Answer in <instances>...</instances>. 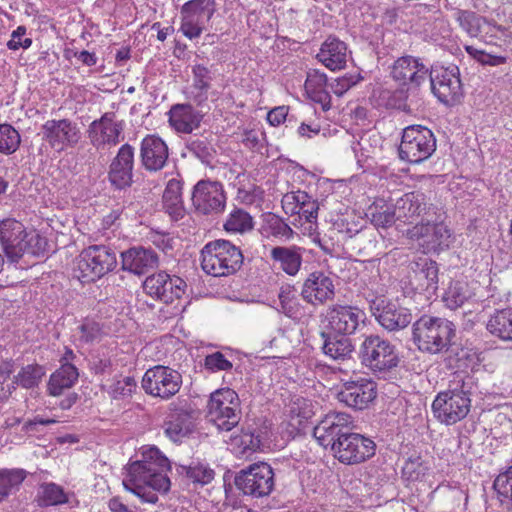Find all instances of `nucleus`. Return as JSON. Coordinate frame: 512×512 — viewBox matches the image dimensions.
<instances>
[{
	"label": "nucleus",
	"instance_id": "1",
	"mask_svg": "<svg viewBox=\"0 0 512 512\" xmlns=\"http://www.w3.org/2000/svg\"><path fill=\"white\" fill-rule=\"evenodd\" d=\"M169 469L168 458L157 447L145 448L142 459L127 466L123 486L143 502L156 503L157 492H167L170 488V480L165 474Z\"/></svg>",
	"mask_w": 512,
	"mask_h": 512
},
{
	"label": "nucleus",
	"instance_id": "2",
	"mask_svg": "<svg viewBox=\"0 0 512 512\" xmlns=\"http://www.w3.org/2000/svg\"><path fill=\"white\" fill-rule=\"evenodd\" d=\"M412 335L420 351L441 354L448 369L459 367L458 347L451 345V339L455 336V327L451 321L423 315L413 323Z\"/></svg>",
	"mask_w": 512,
	"mask_h": 512
},
{
	"label": "nucleus",
	"instance_id": "3",
	"mask_svg": "<svg viewBox=\"0 0 512 512\" xmlns=\"http://www.w3.org/2000/svg\"><path fill=\"white\" fill-rule=\"evenodd\" d=\"M242 263L241 250L228 240L209 242L201 251V267L205 273L214 277L234 274Z\"/></svg>",
	"mask_w": 512,
	"mask_h": 512
},
{
	"label": "nucleus",
	"instance_id": "4",
	"mask_svg": "<svg viewBox=\"0 0 512 512\" xmlns=\"http://www.w3.org/2000/svg\"><path fill=\"white\" fill-rule=\"evenodd\" d=\"M233 483L243 496L264 498L274 490V470L266 462L252 463L235 473Z\"/></svg>",
	"mask_w": 512,
	"mask_h": 512
},
{
	"label": "nucleus",
	"instance_id": "5",
	"mask_svg": "<svg viewBox=\"0 0 512 512\" xmlns=\"http://www.w3.org/2000/svg\"><path fill=\"white\" fill-rule=\"evenodd\" d=\"M117 265L116 253L105 245H93L84 249L77 258L74 276L81 282H93Z\"/></svg>",
	"mask_w": 512,
	"mask_h": 512
},
{
	"label": "nucleus",
	"instance_id": "6",
	"mask_svg": "<svg viewBox=\"0 0 512 512\" xmlns=\"http://www.w3.org/2000/svg\"><path fill=\"white\" fill-rule=\"evenodd\" d=\"M207 417L220 431H230L241 419L238 394L230 389H219L210 395Z\"/></svg>",
	"mask_w": 512,
	"mask_h": 512
},
{
	"label": "nucleus",
	"instance_id": "7",
	"mask_svg": "<svg viewBox=\"0 0 512 512\" xmlns=\"http://www.w3.org/2000/svg\"><path fill=\"white\" fill-rule=\"evenodd\" d=\"M463 381L461 389L454 388L438 393L432 403L435 418L445 425H453L463 420L471 408L469 392Z\"/></svg>",
	"mask_w": 512,
	"mask_h": 512
},
{
	"label": "nucleus",
	"instance_id": "8",
	"mask_svg": "<svg viewBox=\"0 0 512 512\" xmlns=\"http://www.w3.org/2000/svg\"><path fill=\"white\" fill-rule=\"evenodd\" d=\"M436 150V138L433 132L422 125L406 127L402 133L399 156L410 163L427 160Z\"/></svg>",
	"mask_w": 512,
	"mask_h": 512
},
{
	"label": "nucleus",
	"instance_id": "9",
	"mask_svg": "<svg viewBox=\"0 0 512 512\" xmlns=\"http://www.w3.org/2000/svg\"><path fill=\"white\" fill-rule=\"evenodd\" d=\"M359 355L362 363L375 372L388 371L399 363L395 346L387 339L375 334L364 337Z\"/></svg>",
	"mask_w": 512,
	"mask_h": 512
},
{
	"label": "nucleus",
	"instance_id": "10",
	"mask_svg": "<svg viewBox=\"0 0 512 512\" xmlns=\"http://www.w3.org/2000/svg\"><path fill=\"white\" fill-rule=\"evenodd\" d=\"M406 236L416 241L426 253L446 249L452 241V231L444 224L439 209L436 220L416 223L407 229Z\"/></svg>",
	"mask_w": 512,
	"mask_h": 512
},
{
	"label": "nucleus",
	"instance_id": "11",
	"mask_svg": "<svg viewBox=\"0 0 512 512\" xmlns=\"http://www.w3.org/2000/svg\"><path fill=\"white\" fill-rule=\"evenodd\" d=\"M431 90L437 99L445 105H454L463 96L460 71L456 65L448 67L432 66L428 71Z\"/></svg>",
	"mask_w": 512,
	"mask_h": 512
},
{
	"label": "nucleus",
	"instance_id": "12",
	"mask_svg": "<svg viewBox=\"0 0 512 512\" xmlns=\"http://www.w3.org/2000/svg\"><path fill=\"white\" fill-rule=\"evenodd\" d=\"M397 220L403 223H419L437 219L438 207L430 198L420 191L403 195L396 203Z\"/></svg>",
	"mask_w": 512,
	"mask_h": 512
},
{
	"label": "nucleus",
	"instance_id": "13",
	"mask_svg": "<svg viewBox=\"0 0 512 512\" xmlns=\"http://www.w3.org/2000/svg\"><path fill=\"white\" fill-rule=\"evenodd\" d=\"M181 385V374L170 367L161 365L148 369L142 378V387L145 392L162 399L174 396Z\"/></svg>",
	"mask_w": 512,
	"mask_h": 512
},
{
	"label": "nucleus",
	"instance_id": "14",
	"mask_svg": "<svg viewBox=\"0 0 512 512\" xmlns=\"http://www.w3.org/2000/svg\"><path fill=\"white\" fill-rule=\"evenodd\" d=\"M192 205L202 215H218L224 212L226 194L221 182L200 180L193 187Z\"/></svg>",
	"mask_w": 512,
	"mask_h": 512
},
{
	"label": "nucleus",
	"instance_id": "15",
	"mask_svg": "<svg viewBox=\"0 0 512 512\" xmlns=\"http://www.w3.org/2000/svg\"><path fill=\"white\" fill-rule=\"evenodd\" d=\"M375 449L376 445L370 438L349 432L342 440L336 442L332 451L339 462L355 465L374 456Z\"/></svg>",
	"mask_w": 512,
	"mask_h": 512
},
{
	"label": "nucleus",
	"instance_id": "16",
	"mask_svg": "<svg viewBox=\"0 0 512 512\" xmlns=\"http://www.w3.org/2000/svg\"><path fill=\"white\" fill-rule=\"evenodd\" d=\"M42 139L58 151L75 147L81 139V131L77 123L69 119L47 120L41 126Z\"/></svg>",
	"mask_w": 512,
	"mask_h": 512
},
{
	"label": "nucleus",
	"instance_id": "17",
	"mask_svg": "<svg viewBox=\"0 0 512 512\" xmlns=\"http://www.w3.org/2000/svg\"><path fill=\"white\" fill-rule=\"evenodd\" d=\"M370 311L377 322L389 332L406 328L413 319L408 308L383 297H377L370 301Z\"/></svg>",
	"mask_w": 512,
	"mask_h": 512
},
{
	"label": "nucleus",
	"instance_id": "18",
	"mask_svg": "<svg viewBox=\"0 0 512 512\" xmlns=\"http://www.w3.org/2000/svg\"><path fill=\"white\" fill-rule=\"evenodd\" d=\"M325 320L328 330L348 336L365 325L366 313L357 306L336 304L327 309Z\"/></svg>",
	"mask_w": 512,
	"mask_h": 512
},
{
	"label": "nucleus",
	"instance_id": "19",
	"mask_svg": "<svg viewBox=\"0 0 512 512\" xmlns=\"http://www.w3.org/2000/svg\"><path fill=\"white\" fill-rule=\"evenodd\" d=\"M186 287V282L182 278L165 271L148 276L143 283V289L147 295L166 304L180 299Z\"/></svg>",
	"mask_w": 512,
	"mask_h": 512
},
{
	"label": "nucleus",
	"instance_id": "20",
	"mask_svg": "<svg viewBox=\"0 0 512 512\" xmlns=\"http://www.w3.org/2000/svg\"><path fill=\"white\" fill-rule=\"evenodd\" d=\"M123 130V122L116 120L115 113L107 112L90 124L88 136L97 150H104L118 145L124 139Z\"/></svg>",
	"mask_w": 512,
	"mask_h": 512
},
{
	"label": "nucleus",
	"instance_id": "21",
	"mask_svg": "<svg viewBox=\"0 0 512 512\" xmlns=\"http://www.w3.org/2000/svg\"><path fill=\"white\" fill-rule=\"evenodd\" d=\"M352 420L350 415L344 412H330L315 426L313 436L318 443L331 450L344 438L350 429Z\"/></svg>",
	"mask_w": 512,
	"mask_h": 512
},
{
	"label": "nucleus",
	"instance_id": "22",
	"mask_svg": "<svg viewBox=\"0 0 512 512\" xmlns=\"http://www.w3.org/2000/svg\"><path fill=\"white\" fill-rule=\"evenodd\" d=\"M27 236L21 222L10 218L0 222V245L10 262H18L27 250Z\"/></svg>",
	"mask_w": 512,
	"mask_h": 512
},
{
	"label": "nucleus",
	"instance_id": "23",
	"mask_svg": "<svg viewBox=\"0 0 512 512\" xmlns=\"http://www.w3.org/2000/svg\"><path fill=\"white\" fill-rule=\"evenodd\" d=\"M135 149L129 143L123 144L112 159L108 179L116 189H125L133 183Z\"/></svg>",
	"mask_w": 512,
	"mask_h": 512
},
{
	"label": "nucleus",
	"instance_id": "24",
	"mask_svg": "<svg viewBox=\"0 0 512 512\" xmlns=\"http://www.w3.org/2000/svg\"><path fill=\"white\" fill-rule=\"evenodd\" d=\"M337 397L348 407L363 409L376 397V384L365 378L348 381L343 384Z\"/></svg>",
	"mask_w": 512,
	"mask_h": 512
},
{
	"label": "nucleus",
	"instance_id": "25",
	"mask_svg": "<svg viewBox=\"0 0 512 512\" xmlns=\"http://www.w3.org/2000/svg\"><path fill=\"white\" fill-rule=\"evenodd\" d=\"M335 295L333 279L322 271H315L305 279L301 296L312 305H322L332 300Z\"/></svg>",
	"mask_w": 512,
	"mask_h": 512
},
{
	"label": "nucleus",
	"instance_id": "26",
	"mask_svg": "<svg viewBox=\"0 0 512 512\" xmlns=\"http://www.w3.org/2000/svg\"><path fill=\"white\" fill-rule=\"evenodd\" d=\"M428 71L429 69L419 59L403 56L394 62L391 76L400 85L417 88L426 81Z\"/></svg>",
	"mask_w": 512,
	"mask_h": 512
},
{
	"label": "nucleus",
	"instance_id": "27",
	"mask_svg": "<svg viewBox=\"0 0 512 512\" xmlns=\"http://www.w3.org/2000/svg\"><path fill=\"white\" fill-rule=\"evenodd\" d=\"M169 149L165 141L157 135L145 136L140 144V161L149 172L162 170L168 161Z\"/></svg>",
	"mask_w": 512,
	"mask_h": 512
},
{
	"label": "nucleus",
	"instance_id": "28",
	"mask_svg": "<svg viewBox=\"0 0 512 512\" xmlns=\"http://www.w3.org/2000/svg\"><path fill=\"white\" fill-rule=\"evenodd\" d=\"M122 268L136 275H142L159 264L157 253L151 248L133 247L121 253Z\"/></svg>",
	"mask_w": 512,
	"mask_h": 512
},
{
	"label": "nucleus",
	"instance_id": "29",
	"mask_svg": "<svg viewBox=\"0 0 512 512\" xmlns=\"http://www.w3.org/2000/svg\"><path fill=\"white\" fill-rule=\"evenodd\" d=\"M414 275L411 279V285L426 298H431L438 289V266L435 261L423 260L416 264Z\"/></svg>",
	"mask_w": 512,
	"mask_h": 512
},
{
	"label": "nucleus",
	"instance_id": "30",
	"mask_svg": "<svg viewBox=\"0 0 512 512\" xmlns=\"http://www.w3.org/2000/svg\"><path fill=\"white\" fill-rule=\"evenodd\" d=\"M347 45L336 37L329 36L321 45L317 59L328 69L335 71L345 67Z\"/></svg>",
	"mask_w": 512,
	"mask_h": 512
},
{
	"label": "nucleus",
	"instance_id": "31",
	"mask_svg": "<svg viewBox=\"0 0 512 512\" xmlns=\"http://www.w3.org/2000/svg\"><path fill=\"white\" fill-rule=\"evenodd\" d=\"M202 114L189 104L174 105L169 111L170 125L180 133H191L200 126Z\"/></svg>",
	"mask_w": 512,
	"mask_h": 512
},
{
	"label": "nucleus",
	"instance_id": "32",
	"mask_svg": "<svg viewBox=\"0 0 512 512\" xmlns=\"http://www.w3.org/2000/svg\"><path fill=\"white\" fill-rule=\"evenodd\" d=\"M323 353L333 360L344 361L350 359L354 352L352 340L347 335H340L329 331H322Z\"/></svg>",
	"mask_w": 512,
	"mask_h": 512
},
{
	"label": "nucleus",
	"instance_id": "33",
	"mask_svg": "<svg viewBox=\"0 0 512 512\" xmlns=\"http://www.w3.org/2000/svg\"><path fill=\"white\" fill-rule=\"evenodd\" d=\"M271 259L289 276H295L302 265L301 248L277 246L271 250Z\"/></svg>",
	"mask_w": 512,
	"mask_h": 512
},
{
	"label": "nucleus",
	"instance_id": "34",
	"mask_svg": "<svg viewBox=\"0 0 512 512\" xmlns=\"http://www.w3.org/2000/svg\"><path fill=\"white\" fill-rule=\"evenodd\" d=\"M305 90L309 97L322 105L323 109L330 108L331 97L327 91V76L316 69L307 72Z\"/></svg>",
	"mask_w": 512,
	"mask_h": 512
},
{
	"label": "nucleus",
	"instance_id": "35",
	"mask_svg": "<svg viewBox=\"0 0 512 512\" xmlns=\"http://www.w3.org/2000/svg\"><path fill=\"white\" fill-rule=\"evenodd\" d=\"M192 85L189 89V98L200 105L208 99V91L211 88V71L200 64L192 67Z\"/></svg>",
	"mask_w": 512,
	"mask_h": 512
},
{
	"label": "nucleus",
	"instance_id": "36",
	"mask_svg": "<svg viewBox=\"0 0 512 512\" xmlns=\"http://www.w3.org/2000/svg\"><path fill=\"white\" fill-rule=\"evenodd\" d=\"M78 369L71 363H62L60 368L51 374L48 391L52 396L61 395L65 389H70L78 380Z\"/></svg>",
	"mask_w": 512,
	"mask_h": 512
},
{
	"label": "nucleus",
	"instance_id": "37",
	"mask_svg": "<svg viewBox=\"0 0 512 512\" xmlns=\"http://www.w3.org/2000/svg\"><path fill=\"white\" fill-rule=\"evenodd\" d=\"M163 207L174 220L182 219L185 209L182 201V182L170 179L163 193Z\"/></svg>",
	"mask_w": 512,
	"mask_h": 512
},
{
	"label": "nucleus",
	"instance_id": "38",
	"mask_svg": "<svg viewBox=\"0 0 512 512\" xmlns=\"http://www.w3.org/2000/svg\"><path fill=\"white\" fill-rule=\"evenodd\" d=\"M166 435L174 442L180 441L193 430V421L190 413L177 411L171 413L164 424Z\"/></svg>",
	"mask_w": 512,
	"mask_h": 512
},
{
	"label": "nucleus",
	"instance_id": "39",
	"mask_svg": "<svg viewBox=\"0 0 512 512\" xmlns=\"http://www.w3.org/2000/svg\"><path fill=\"white\" fill-rule=\"evenodd\" d=\"M486 327L493 336L503 341H512V308L496 310Z\"/></svg>",
	"mask_w": 512,
	"mask_h": 512
},
{
	"label": "nucleus",
	"instance_id": "40",
	"mask_svg": "<svg viewBox=\"0 0 512 512\" xmlns=\"http://www.w3.org/2000/svg\"><path fill=\"white\" fill-rule=\"evenodd\" d=\"M231 446L237 454L248 456L261 450L262 438L251 429H243L240 434L231 437Z\"/></svg>",
	"mask_w": 512,
	"mask_h": 512
},
{
	"label": "nucleus",
	"instance_id": "41",
	"mask_svg": "<svg viewBox=\"0 0 512 512\" xmlns=\"http://www.w3.org/2000/svg\"><path fill=\"white\" fill-rule=\"evenodd\" d=\"M216 11L215 0H189L181 7V16L209 21Z\"/></svg>",
	"mask_w": 512,
	"mask_h": 512
},
{
	"label": "nucleus",
	"instance_id": "42",
	"mask_svg": "<svg viewBox=\"0 0 512 512\" xmlns=\"http://www.w3.org/2000/svg\"><path fill=\"white\" fill-rule=\"evenodd\" d=\"M186 149L202 163L210 164L214 158L215 149L204 135H193L186 140Z\"/></svg>",
	"mask_w": 512,
	"mask_h": 512
},
{
	"label": "nucleus",
	"instance_id": "43",
	"mask_svg": "<svg viewBox=\"0 0 512 512\" xmlns=\"http://www.w3.org/2000/svg\"><path fill=\"white\" fill-rule=\"evenodd\" d=\"M27 472L24 469L0 470V502L7 498L14 489H18L25 480Z\"/></svg>",
	"mask_w": 512,
	"mask_h": 512
},
{
	"label": "nucleus",
	"instance_id": "44",
	"mask_svg": "<svg viewBox=\"0 0 512 512\" xmlns=\"http://www.w3.org/2000/svg\"><path fill=\"white\" fill-rule=\"evenodd\" d=\"M396 206L389 205H372L368 208L366 216L371 223L377 228H388L397 221Z\"/></svg>",
	"mask_w": 512,
	"mask_h": 512
},
{
	"label": "nucleus",
	"instance_id": "45",
	"mask_svg": "<svg viewBox=\"0 0 512 512\" xmlns=\"http://www.w3.org/2000/svg\"><path fill=\"white\" fill-rule=\"evenodd\" d=\"M471 297L472 292L468 285L464 282L456 281L450 284L443 300L449 309L455 310L469 301Z\"/></svg>",
	"mask_w": 512,
	"mask_h": 512
},
{
	"label": "nucleus",
	"instance_id": "46",
	"mask_svg": "<svg viewBox=\"0 0 512 512\" xmlns=\"http://www.w3.org/2000/svg\"><path fill=\"white\" fill-rule=\"evenodd\" d=\"M224 229L229 233H245L253 229V219L243 209L236 208L224 223Z\"/></svg>",
	"mask_w": 512,
	"mask_h": 512
},
{
	"label": "nucleus",
	"instance_id": "47",
	"mask_svg": "<svg viewBox=\"0 0 512 512\" xmlns=\"http://www.w3.org/2000/svg\"><path fill=\"white\" fill-rule=\"evenodd\" d=\"M493 487L500 502L512 510V465L496 477Z\"/></svg>",
	"mask_w": 512,
	"mask_h": 512
},
{
	"label": "nucleus",
	"instance_id": "48",
	"mask_svg": "<svg viewBox=\"0 0 512 512\" xmlns=\"http://www.w3.org/2000/svg\"><path fill=\"white\" fill-rule=\"evenodd\" d=\"M21 143L19 132L10 124H0V153L11 155Z\"/></svg>",
	"mask_w": 512,
	"mask_h": 512
},
{
	"label": "nucleus",
	"instance_id": "49",
	"mask_svg": "<svg viewBox=\"0 0 512 512\" xmlns=\"http://www.w3.org/2000/svg\"><path fill=\"white\" fill-rule=\"evenodd\" d=\"M456 19L462 29L471 37H478L482 32L483 24H485L484 18L468 10H457Z\"/></svg>",
	"mask_w": 512,
	"mask_h": 512
},
{
	"label": "nucleus",
	"instance_id": "50",
	"mask_svg": "<svg viewBox=\"0 0 512 512\" xmlns=\"http://www.w3.org/2000/svg\"><path fill=\"white\" fill-rule=\"evenodd\" d=\"M45 375L44 367L38 364H29L19 371L15 376L16 382L23 388L36 387Z\"/></svg>",
	"mask_w": 512,
	"mask_h": 512
},
{
	"label": "nucleus",
	"instance_id": "51",
	"mask_svg": "<svg viewBox=\"0 0 512 512\" xmlns=\"http://www.w3.org/2000/svg\"><path fill=\"white\" fill-rule=\"evenodd\" d=\"M40 493L39 504L41 506L58 505L67 501L63 489L55 483L43 484Z\"/></svg>",
	"mask_w": 512,
	"mask_h": 512
},
{
	"label": "nucleus",
	"instance_id": "52",
	"mask_svg": "<svg viewBox=\"0 0 512 512\" xmlns=\"http://www.w3.org/2000/svg\"><path fill=\"white\" fill-rule=\"evenodd\" d=\"M177 471L180 474L186 475L192 482L201 485L210 483L214 478V471L203 465L179 466Z\"/></svg>",
	"mask_w": 512,
	"mask_h": 512
},
{
	"label": "nucleus",
	"instance_id": "53",
	"mask_svg": "<svg viewBox=\"0 0 512 512\" xmlns=\"http://www.w3.org/2000/svg\"><path fill=\"white\" fill-rule=\"evenodd\" d=\"M428 471V466L420 456L409 457L403 467L402 474L407 480L417 481Z\"/></svg>",
	"mask_w": 512,
	"mask_h": 512
},
{
	"label": "nucleus",
	"instance_id": "54",
	"mask_svg": "<svg viewBox=\"0 0 512 512\" xmlns=\"http://www.w3.org/2000/svg\"><path fill=\"white\" fill-rule=\"evenodd\" d=\"M102 329L99 323L86 320L78 327V341L81 344H90L101 339Z\"/></svg>",
	"mask_w": 512,
	"mask_h": 512
},
{
	"label": "nucleus",
	"instance_id": "55",
	"mask_svg": "<svg viewBox=\"0 0 512 512\" xmlns=\"http://www.w3.org/2000/svg\"><path fill=\"white\" fill-rule=\"evenodd\" d=\"M266 226L269 233L278 238L290 239L294 232L291 227L279 216L269 214L266 218Z\"/></svg>",
	"mask_w": 512,
	"mask_h": 512
},
{
	"label": "nucleus",
	"instance_id": "56",
	"mask_svg": "<svg viewBox=\"0 0 512 512\" xmlns=\"http://www.w3.org/2000/svg\"><path fill=\"white\" fill-rule=\"evenodd\" d=\"M136 387L135 379L127 376L115 381L110 387V393L115 399L125 398L131 396Z\"/></svg>",
	"mask_w": 512,
	"mask_h": 512
},
{
	"label": "nucleus",
	"instance_id": "57",
	"mask_svg": "<svg viewBox=\"0 0 512 512\" xmlns=\"http://www.w3.org/2000/svg\"><path fill=\"white\" fill-rule=\"evenodd\" d=\"M465 50L473 59H475L476 61L480 62L483 65L499 66L506 62V57L492 55L483 50H479L473 46L467 45L465 46Z\"/></svg>",
	"mask_w": 512,
	"mask_h": 512
},
{
	"label": "nucleus",
	"instance_id": "58",
	"mask_svg": "<svg viewBox=\"0 0 512 512\" xmlns=\"http://www.w3.org/2000/svg\"><path fill=\"white\" fill-rule=\"evenodd\" d=\"M279 301L281 312L288 317H293L296 310V297L291 287H282L279 292Z\"/></svg>",
	"mask_w": 512,
	"mask_h": 512
},
{
	"label": "nucleus",
	"instance_id": "59",
	"mask_svg": "<svg viewBox=\"0 0 512 512\" xmlns=\"http://www.w3.org/2000/svg\"><path fill=\"white\" fill-rule=\"evenodd\" d=\"M204 21L181 16L180 31L189 39L200 37L204 30Z\"/></svg>",
	"mask_w": 512,
	"mask_h": 512
},
{
	"label": "nucleus",
	"instance_id": "60",
	"mask_svg": "<svg viewBox=\"0 0 512 512\" xmlns=\"http://www.w3.org/2000/svg\"><path fill=\"white\" fill-rule=\"evenodd\" d=\"M205 367L212 371H228L233 365L221 352H214L205 358Z\"/></svg>",
	"mask_w": 512,
	"mask_h": 512
},
{
	"label": "nucleus",
	"instance_id": "61",
	"mask_svg": "<svg viewBox=\"0 0 512 512\" xmlns=\"http://www.w3.org/2000/svg\"><path fill=\"white\" fill-rule=\"evenodd\" d=\"M25 26H18L11 34V39L7 42V48L10 50H18L19 48L28 49L32 45L31 38H23L26 35Z\"/></svg>",
	"mask_w": 512,
	"mask_h": 512
},
{
	"label": "nucleus",
	"instance_id": "62",
	"mask_svg": "<svg viewBox=\"0 0 512 512\" xmlns=\"http://www.w3.org/2000/svg\"><path fill=\"white\" fill-rule=\"evenodd\" d=\"M360 79L359 75H345L336 79L335 83L331 85V88L336 95L341 96L356 85Z\"/></svg>",
	"mask_w": 512,
	"mask_h": 512
},
{
	"label": "nucleus",
	"instance_id": "63",
	"mask_svg": "<svg viewBox=\"0 0 512 512\" xmlns=\"http://www.w3.org/2000/svg\"><path fill=\"white\" fill-rule=\"evenodd\" d=\"M57 421L51 418H44L40 415L35 416L33 419L27 420L23 426L22 431L26 434L33 435L40 432V426L55 424Z\"/></svg>",
	"mask_w": 512,
	"mask_h": 512
},
{
	"label": "nucleus",
	"instance_id": "64",
	"mask_svg": "<svg viewBox=\"0 0 512 512\" xmlns=\"http://www.w3.org/2000/svg\"><path fill=\"white\" fill-rule=\"evenodd\" d=\"M319 203L311 196L306 203L303 204L301 211L298 213L300 217H304L309 223H314L318 218Z\"/></svg>",
	"mask_w": 512,
	"mask_h": 512
}]
</instances>
